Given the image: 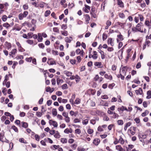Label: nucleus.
Returning a JSON list of instances; mask_svg holds the SVG:
<instances>
[{
  "instance_id": "obj_1",
  "label": "nucleus",
  "mask_w": 151,
  "mask_h": 151,
  "mask_svg": "<svg viewBox=\"0 0 151 151\" xmlns=\"http://www.w3.org/2000/svg\"><path fill=\"white\" fill-rule=\"evenodd\" d=\"M139 139L141 141L143 142L144 141L143 139H145L146 137V135L145 134H139L138 135Z\"/></svg>"
},
{
  "instance_id": "obj_2",
  "label": "nucleus",
  "mask_w": 151,
  "mask_h": 151,
  "mask_svg": "<svg viewBox=\"0 0 151 151\" xmlns=\"http://www.w3.org/2000/svg\"><path fill=\"white\" fill-rule=\"evenodd\" d=\"M128 69V67L127 66H124L121 68L122 74L124 75H126L127 71Z\"/></svg>"
},
{
  "instance_id": "obj_3",
  "label": "nucleus",
  "mask_w": 151,
  "mask_h": 151,
  "mask_svg": "<svg viewBox=\"0 0 151 151\" xmlns=\"http://www.w3.org/2000/svg\"><path fill=\"white\" fill-rule=\"evenodd\" d=\"M49 123L50 125H52L55 127H57L58 126L57 123L56 121L52 120H49Z\"/></svg>"
},
{
  "instance_id": "obj_4",
  "label": "nucleus",
  "mask_w": 151,
  "mask_h": 151,
  "mask_svg": "<svg viewBox=\"0 0 151 151\" xmlns=\"http://www.w3.org/2000/svg\"><path fill=\"white\" fill-rule=\"evenodd\" d=\"M135 92L137 95L139 94L142 95L143 93V91L141 88H139L138 90L135 91Z\"/></svg>"
},
{
  "instance_id": "obj_5",
  "label": "nucleus",
  "mask_w": 151,
  "mask_h": 151,
  "mask_svg": "<svg viewBox=\"0 0 151 151\" xmlns=\"http://www.w3.org/2000/svg\"><path fill=\"white\" fill-rule=\"evenodd\" d=\"M72 40V38L71 37L69 38L68 37H66L65 38V41L67 43H70Z\"/></svg>"
},
{
  "instance_id": "obj_6",
  "label": "nucleus",
  "mask_w": 151,
  "mask_h": 151,
  "mask_svg": "<svg viewBox=\"0 0 151 151\" xmlns=\"http://www.w3.org/2000/svg\"><path fill=\"white\" fill-rule=\"evenodd\" d=\"M100 142V140L99 139H96L93 141V144L96 145H98Z\"/></svg>"
},
{
  "instance_id": "obj_7",
  "label": "nucleus",
  "mask_w": 151,
  "mask_h": 151,
  "mask_svg": "<svg viewBox=\"0 0 151 151\" xmlns=\"http://www.w3.org/2000/svg\"><path fill=\"white\" fill-rule=\"evenodd\" d=\"M17 53V50L15 49H13L9 53V55L12 56V57H13V55H15Z\"/></svg>"
},
{
  "instance_id": "obj_8",
  "label": "nucleus",
  "mask_w": 151,
  "mask_h": 151,
  "mask_svg": "<svg viewBox=\"0 0 151 151\" xmlns=\"http://www.w3.org/2000/svg\"><path fill=\"white\" fill-rule=\"evenodd\" d=\"M5 45H6V46L7 47L8 49H9L11 48L12 47V45L11 43L8 42L7 41H6L5 42Z\"/></svg>"
},
{
  "instance_id": "obj_9",
  "label": "nucleus",
  "mask_w": 151,
  "mask_h": 151,
  "mask_svg": "<svg viewBox=\"0 0 151 151\" xmlns=\"http://www.w3.org/2000/svg\"><path fill=\"white\" fill-rule=\"evenodd\" d=\"M131 123L130 122H128L125 125L124 128V130L126 131L127 129V128L128 127H129L131 125Z\"/></svg>"
},
{
  "instance_id": "obj_10",
  "label": "nucleus",
  "mask_w": 151,
  "mask_h": 151,
  "mask_svg": "<svg viewBox=\"0 0 151 151\" xmlns=\"http://www.w3.org/2000/svg\"><path fill=\"white\" fill-rule=\"evenodd\" d=\"M118 4L119 6L120 7H124V4L121 0H118Z\"/></svg>"
},
{
  "instance_id": "obj_11",
  "label": "nucleus",
  "mask_w": 151,
  "mask_h": 151,
  "mask_svg": "<svg viewBox=\"0 0 151 151\" xmlns=\"http://www.w3.org/2000/svg\"><path fill=\"white\" fill-rule=\"evenodd\" d=\"M147 96L146 97L147 99H150L151 98V91H148L147 92Z\"/></svg>"
},
{
  "instance_id": "obj_12",
  "label": "nucleus",
  "mask_w": 151,
  "mask_h": 151,
  "mask_svg": "<svg viewBox=\"0 0 151 151\" xmlns=\"http://www.w3.org/2000/svg\"><path fill=\"white\" fill-rule=\"evenodd\" d=\"M108 44L110 43L111 46H113L114 43L112 40V38H110L108 40Z\"/></svg>"
},
{
  "instance_id": "obj_13",
  "label": "nucleus",
  "mask_w": 151,
  "mask_h": 151,
  "mask_svg": "<svg viewBox=\"0 0 151 151\" xmlns=\"http://www.w3.org/2000/svg\"><path fill=\"white\" fill-rule=\"evenodd\" d=\"M52 114L54 116H56L57 115V111L56 109H53L52 110Z\"/></svg>"
},
{
  "instance_id": "obj_14",
  "label": "nucleus",
  "mask_w": 151,
  "mask_h": 151,
  "mask_svg": "<svg viewBox=\"0 0 151 151\" xmlns=\"http://www.w3.org/2000/svg\"><path fill=\"white\" fill-rule=\"evenodd\" d=\"M105 77L108 79L111 80L112 79V77L111 75H108L107 74H105L104 75Z\"/></svg>"
},
{
  "instance_id": "obj_15",
  "label": "nucleus",
  "mask_w": 151,
  "mask_h": 151,
  "mask_svg": "<svg viewBox=\"0 0 151 151\" xmlns=\"http://www.w3.org/2000/svg\"><path fill=\"white\" fill-rule=\"evenodd\" d=\"M4 133H0V141L2 142H4V141L3 140V138H4Z\"/></svg>"
},
{
  "instance_id": "obj_16",
  "label": "nucleus",
  "mask_w": 151,
  "mask_h": 151,
  "mask_svg": "<svg viewBox=\"0 0 151 151\" xmlns=\"http://www.w3.org/2000/svg\"><path fill=\"white\" fill-rule=\"evenodd\" d=\"M9 80V77H8V76L7 75H6L5 76V79L4 81H3V85H4V83L6 84V82H7V81Z\"/></svg>"
},
{
  "instance_id": "obj_17",
  "label": "nucleus",
  "mask_w": 151,
  "mask_h": 151,
  "mask_svg": "<svg viewBox=\"0 0 151 151\" xmlns=\"http://www.w3.org/2000/svg\"><path fill=\"white\" fill-rule=\"evenodd\" d=\"M75 79H76V83H78V82H79L81 80L80 77L77 75H76Z\"/></svg>"
},
{
  "instance_id": "obj_18",
  "label": "nucleus",
  "mask_w": 151,
  "mask_h": 151,
  "mask_svg": "<svg viewBox=\"0 0 151 151\" xmlns=\"http://www.w3.org/2000/svg\"><path fill=\"white\" fill-rule=\"evenodd\" d=\"M11 128L14 130L16 132H18V129L17 127L14 125H13L11 127Z\"/></svg>"
},
{
  "instance_id": "obj_19",
  "label": "nucleus",
  "mask_w": 151,
  "mask_h": 151,
  "mask_svg": "<svg viewBox=\"0 0 151 151\" xmlns=\"http://www.w3.org/2000/svg\"><path fill=\"white\" fill-rule=\"evenodd\" d=\"M22 127L24 128H27L28 127V124L27 122H22Z\"/></svg>"
},
{
  "instance_id": "obj_20",
  "label": "nucleus",
  "mask_w": 151,
  "mask_h": 151,
  "mask_svg": "<svg viewBox=\"0 0 151 151\" xmlns=\"http://www.w3.org/2000/svg\"><path fill=\"white\" fill-rule=\"evenodd\" d=\"M149 111L147 110H146L144 112H143L142 114V116L144 117L147 115L149 113Z\"/></svg>"
},
{
  "instance_id": "obj_21",
  "label": "nucleus",
  "mask_w": 151,
  "mask_h": 151,
  "mask_svg": "<svg viewBox=\"0 0 151 151\" xmlns=\"http://www.w3.org/2000/svg\"><path fill=\"white\" fill-rule=\"evenodd\" d=\"M42 39L43 38L41 34L40 33H38V42L42 41Z\"/></svg>"
},
{
  "instance_id": "obj_22",
  "label": "nucleus",
  "mask_w": 151,
  "mask_h": 151,
  "mask_svg": "<svg viewBox=\"0 0 151 151\" xmlns=\"http://www.w3.org/2000/svg\"><path fill=\"white\" fill-rule=\"evenodd\" d=\"M86 17V22H88L90 20V18L88 14H86L85 15Z\"/></svg>"
},
{
  "instance_id": "obj_23",
  "label": "nucleus",
  "mask_w": 151,
  "mask_h": 151,
  "mask_svg": "<svg viewBox=\"0 0 151 151\" xmlns=\"http://www.w3.org/2000/svg\"><path fill=\"white\" fill-rule=\"evenodd\" d=\"M64 73L66 75L68 76H71L72 74V73L70 72L67 71H65Z\"/></svg>"
},
{
  "instance_id": "obj_24",
  "label": "nucleus",
  "mask_w": 151,
  "mask_h": 151,
  "mask_svg": "<svg viewBox=\"0 0 151 151\" xmlns=\"http://www.w3.org/2000/svg\"><path fill=\"white\" fill-rule=\"evenodd\" d=\"M118 124L119 125H122L123 124V121L122 120H119L117 121Z\"/></svg>"
},
{
  "instance_id": "obj_25",
  "label": "nucleus",
  "mask_w": 151,
  "mask_h": 151,
  "mask_svg": "<svg viewBox=\"0 0 151 151\" xmlns=\"http://www.w3.org/2000/svg\"><path fill=\"white\" fill-rule=\"evenodd\" d=\"M54 136L56 138H59L60 137V135L58 131H57V132L54 135Z\"/></svg>"
},
{
  "instance_id": "obj_26",
  "label": "nucleus",
  "mask_w": 151,
  "mask_h": 151,
  "mask_svg": "<svg viewBox=\"0 0 151 151\" xmlns=\"http://www.w3.org/2000/svg\"><path fill=\"white\" fill-rule=\"evenodd\" d=\"M60 141L63 143H66L67 142V140L66 138H62L61 139Z\"/></svg>"
},
{
  "instance_id": "obj_27",
  "label": "nucleus",
  "mask_w": 151,
  "mask_h": 151,
  "mask_svg": "<svg viewBox=\"0 0 151 151\" xmlns=\"http://www.w3.org/2000/svg\"><path fill=\"white\" fill-rule=\"evenodd\" d=\"M19 141L22 143L26 144L27 143L26 140H24V139L23 138H21L19 139Z\"/></svg>"
},
{
  "instance_id": "obj_28",
  "label": "nucleus",
  "mask_w": 151,
  "mask_h": 151,
  "mask_svg": "<svg viewBox=\"0 0 151 151\" xmlns=\"http://www.w3.org/2000/svg\"><path fill=\"white\" fill-rule=\"evenodd\" d=\"M118 142H120L122 144H123L124 143V140L121 137H120V138L118 140Z\"/></svg>"
},
{
  "instance_id": "obj_29",
  "label": "nucleus",
  "mask_w": 151,
  "mask_h": 151,
  "mask_svg": "<svg viewBox=\"0 0 151 151\" xmlns=\"http://www.w3.org/2000/svg\"><path fill=\"white\" fill-rule=\"evenodd\" d=\"M81 100L79 98H77L75 101L74 103L76 104H79L80 103Z\"/></svg>"
},
{
  "instance_id": "obj_30",
  "label": "nucleus",
  "mask_w": 151,
  "mask_h": 151,
  "mask_svg": "<svg viewBox=\"0 0 151 151\" xmlns=\"http://www.w3.org/2000/svg\"><path fill=\"white\" fill-rule=\"evenodd\" d=\"M3 27H5L6 28H8L10 26V24L7 22L3 24Z\"/></svg>"
},
{
  "instance_id": "obj_31",
  "label": "nucleus",
  "mask_w": 151,
  "mask_h": 151,
  "mask_svg": "<svg viewBox=\"0 0 151 151\" xmlns=\"http://www.w3.org/2000/svg\"><path fill=\"white\" fill-rule=\"evenodd\" d=\"M63 82V80L62 79H60L59 78H57V83L58 85H59L60 82L62 83Z\"/></svg>"
},
{
  "instance_id": "obj_32",
  "label": "nucleus",
  "mask_w": 151,
  "mask_h": 151,
  "mask_svg": "<svg viewBox=\"0 0 151 151\" xmlns=\"http://www.w3.org/2000/svg\"><path fill=\"white\" fill-rule=\"evenodd\" d=\"M50 13V12L49 10L46 11L45 14V16L46 17H47Z\"/></svg>"
},
{
  "instance_id": "obj_33",
  "label": "nucleus",
  "mask_w": 151,
  "mask_h": 151,
  "mask_svg": "<svg viewBox=\"0 0 151 151\" xmlns=\"http://www.w3.org/2000/svg\"><path fill=\"white\" fill-rule=\"evenodd\" d=\"M61 87L63 89H67L68 88V87L66 84H64L61 86Z\"/></svg>"
},
{
  "instance_id": "obj_34",
  "label": "nucleus",
  "mask_w": 151,
  "mask_h": 151,
  "mask_svg": "<svg viewBox=\"0 0 151 151\" xmlns=\"http://www.w3.org/2000/svg\"><path fill=\"white\" fill-rule=\"evenodd\" d=\"M7 18V17L6 15H4L2 16V20L3 22H5Z\"/></svg>"
},
{
  "instance_id": "obj_35",
  "label": "nucleus",
  "mask_w": 151,
  "mask_h": 151,
  "mask_svg": "<svg viewBox=\"0 0 151 151\" xmlns=\"http://www.w3.org/2000/svg\"><path fill=\"white\" fill-rule=\"evenodd\" d=\"M51 88L49 86H47L46 87V91L47 92H50V93H51Z\"/></svg>"
},
{
  "instance_id": "obj_36",
  "label": "nucleus",
  "mask_w": 151,
  "mask_h": 151,
  "mask_svg": "<svg viewBox=\"0 0 151 151\" xmlns=\"http://www.w3.org/2000/svg\"><path fill=\"white\" fill-rule=\"evenodd\" d=\"M61 34L62 35L65 36H67L68 35V32L67 31H61Z\"/></svg>"
},
{
  "instance_id": "obj_37",
  "label": "nucleus",
  "mask_w": 151,
  "mask_h": 151,
  "mask_svg": "<svg viewBox=\"0 0 151 151\" xmlns=\"http://www.w3.org/2000/svg\"><path fill=\"white\" fill-rule=\"evenodd\" d=\"M118 110H120L122 111H123L124 110H127V108L126 107H125L123 106H122V107L120 108H119L118 109Z\"/></svg>"
},
{
  "instance_id": "obj_38",
  "label": "nucleus",
  "mask_w": 151,
  "mask_h": 151,
  "mask_svg": "<svg viewBox=\"0 0 151 151\" xmlns=\"http://www.w3.org/2000/svg\"><path fill=\"white\" fill-rule=\"evenodd\" d=\"M24 17L22 14L20 13L19 14V20L22 19Z\"/></svg>"
},
{
  "instance_id": "obj_39",
  "label": "nucleus",
  "mask_w": 151,
  "mask_h": 151,
  "mask_svg": "<svg viewBox=\"0 0 151 151\" xmlns=\"http://www.w3.org/2000/svg\"><path fill=\"white\" fill-rule=\"evenodd\" d=\"M117 36L120 39V40H122L124 39L123 36L121 33H120L119 35H118Z\"/></svg>"
},
{
  "instance_id": "obj_40",
  "label": "nucleus",
  "mask_w": 151,
  "mask_h": 151,
  "mask_svg": "<svg viewBox=\"0 0 151 151\" xmlns=\"http://www.w3.org/2000/svg\"><path fill=\"white\" fill-rule=\"evenodd\" d=\"M17 64H18V63L17 62L14 61L13 64L12 66V68L13 69H14L15 68V66Z\"/></svg>"
},
{
  "instance_id": "obj_41",
  "label": "nucleus",
  "mask_w": 151,
  "mask_h": 151,
  "mask_svg": "<svg viewBox=\"0 0 151 151\" xmlns=\"http://www.w3.org/2000/svg\"><path fill=\"white\" fill-rule=\"evenodd\" d=\"M65 120L67 123H69L70 122V118L68 116L65 117Z\"/></svg>"
},
{
  "instance_id": "obj_42",
  "label": "nucleus",
  "mask_w": 151,
  "mask_h": 151,
  "mask_svg": "<svg viewBox=\"0 0 151 151\" xmlns=\"http://www.w3.org/2000/svg\"><path fill=\"white\" fill-rule=\"evenodd\" d=\"M52 54L55 55H58V52L57 51H55L54 50H52Z\"/></svg>"
},
{
  "instance_id": "obj_43",
  "label": "nucleus",
  "mask_w": 151,
  "mask_h": 151,
  "mask_svg": "<svg viewBox=\"0 0 151 151\" xmlns=\"http://www.w3.org/2000/svg\"><path fill=\"white\" fill-rule=\"evenodd\" d=\"M38 46L40 48L43 49H44L45 47V45L42 43H41L38 44Z\"/></svg>"
},
{
  "instance_id": "obj_44",
  "label": "nucleus",
  "mask_w": 151,
  "mask_h": 151,
  "mask_svg": "<svg viewBox=\"0 0 151 151\" xmlns=\"http://www.w3.org/2000/svg\"><path fill=\"white\" fill-rule=\"evenodd\" d=\"M107 35L106 34L104 33L103 34V40H105L107 38Z\"/></svg>"
},
{
  "instance_id": "obj_45",
  "label": "nucleus",
  "mask_w": 151,
  "mask_h": 151,
  "mask_svg": "<svg viewBox=\"0 0 151 151\" xmlns=\"http://www.w3.org/2000/svg\"><path fill=\"white\" fill-rule=\"evenodd\" d=\"M101 65V62H96L94 63V65L96 66H100Z\"/></svg>"
},
{
  "instance_id": "obj_46",
  "label": "nucleus",
  "mask_w": 151,
  "mask_h": 151,
  "mask_svg": "<svg viewBox=\"0 0 151 151\" xmlns=\"http://www.w3.org/2000/svg\"><path fill=\"white\" fill-rule=\"evenodd\" d=\"M45 4V3L43 2H41L40 3V7L41 8H43Z\"/></svg>"
},
{
  "instance_id": "obj_47",
  "label": "nucleus",
  "mask_w": 151,
  "mask_h": 151,
  "mask_svg": "<svg viewBox=\"0 0 151 151\" xmlns=\"http://www.w3.org/2000/svg\"><path fill=\"white\" fill-rule=\"evenodd\" d=\"M77 146V145L76 144H73L71 145V147H72L73 149V150H75L76 149Z\"/></svg>"
},
{
  "instance_id": "obj_48",
  "label": "nucleus",
  "mask_w": 151,
  "mask_h": 151,
  "mask_svg": "<svg viewBox=\"0 0 151 151\" xmlns=\"http://www.w3.org/2000/svg\"><path fill=\"white\" fill-rule=\"evenodd\" d=\"M132 30L134 32H136L137 31V30H138V31H140V30L138 28H137L136 27H133L132 28Z\"/></svg>"
},
{
  "instance_id": "obj_49",
  "label": "nucleus",
  "mask_w": 151,
  "mask_h": 151,
  "mask_svg": "<svg viewBox=\"0 0 151 151\" xmlns=\"http://www.w3.org/2000/svg\"><path fill=\"white\" fill-rule=\"evenodd\" d=\"M76 133L79 134L81 133V131L79 129H77L75 130Z\"/></svg>"
},
{
  "instance_id": "obj_50",
  "label": "nucleus",
  "mask_w": 151,
  "mask_h": 151,
  "mask_svg": "<svg viewBox=\"0 0 151 151\" xmlns=\"http://www.w3.org/2000/svg\"><path fill=\"white\" fill-rule=\"evenodd\" d=\"M76 62V60H73L72 59L70 60V62L73 65L75 64Z\"/></svg>"
},
{
  "instance_id": "obj_51",
  "label": "nucleus",
  "mask_w": 151,
  "mask_h": 151,
  "mask_svg": "<svg viewBox=\"0 0 151 151\" xmlns=\"http://www.w3.org/2000/svg\"><path fill=\"white\" fill-rule=\"evenodd\" d=\"M80 121H81V120L78 118H76V119H74V120H73V122L75 123L80 122Z\"/></svg>"
},
{
  "instance_id": "obj_52",
  "label": "nucleus",
  "mask_w": 151,
  "mask_h": 151,
  "mask_svg": "<svg viewBox=\"0 0 151 151\" xmlns=\"http://www.w3.org/2000/svg\"><path fill=\"white\" fill-rule=\"evenodd\" d=\"M141 67V64L140 62H138L136 66V68L137 69L140 68Z\"/></svg>"
},
{
  "instance_id": "obj_53",
  "label": "nucleus",
  "mask_w": 151,
  "mask_h": 151,
  "mask_svg": "<svg viewBox=\"0 0 151 151\" xmlns=\"http://www.w3.org/2000/svg\"><path fill=\"white\" fill-rule=\"evenodd\" d=\"M52 84V85H55L56 84V80L54 78H53L52 79L51 81Z\"/></svg>"
},
{
  "instance_id": "obj_54",
  "label": "nucleus",
  "mask_w": 151,
  "mask_h": 151,
  "mask_svg": "<svg viewBox=\"0 0 151 151\" xmlns=\"http://www.w3.org/2000/svg\"><path fill=\"white\" fill-rule=\"evenodd\" d=\"M93 132V130L91 129H88V133L89 134H91Z\"/></svg>"
},
{
  "instance_id": "obj_55",
  "label": "nucleus",
  "mask_w": 151,
  "mask_h": 151,
  "mask_svg": "<svg viewBox=\"0 0 151 151\" xmlns=\"http://www.w3.org/2000/svg\"><path fill=\"white\" fill-rule=\"evenodd\" d=\"M65 117H67L68 116V113L64 112L62 114Z\"/></svg>"
},
{
  "instance_id": "obj_56",
  "label": "nucleus",
  "mask_w": 151,
  "mask_h": 151,
  "mask_svg": "<svg viewBox=\"0 0 151 151\" xmlns=\"http://www.w3.org/2000/svg\"><path fill=\"white\" fill-rule=\"evenodd\" d=\"M26 61L28 62H31L32 60V58L31 57L27 58L25 59Z\"/></svg>"
},
{
  "instance_id": "obj_57",
  "label": "nucleus",
  "mask_w": 151,
  "mask_h": 151,
  "mask_svg": "<svg viewBox=\"0 0 151 151\" xmlns=\"http://www.w3.org/2000/svg\"><path fill=\"white\" fill-rule=\"evenodd\" d=\"M58 110L59 111H63L64 110L63 107L62 106H60L58 108Z\"/></svg>"
},
{
  "instance_id": "obj_58",
  "label": "nucleus",
  "mask_w": 151,
  "mask_h": 151,
  "mask_svg": "<svg viewBox=\"0 0 151 151\" xmlns=\"http://www.w3.org/2000/svg\"><path fill=\"white\" fill-rule=\"evenodd\" d=\"M88 122V120L87 119H86L83 121V124H86Z\"/></svg>"
},
{
  "instance_id": "obj_59",
  "label": "nucleus",
  "mask_w": 151,
  "mask_h": 151,
  "mask_svg": "<svg viewBox=\"0 0 151 151\" xmlns=\"http://www.w3.org/2000/svg\"><path fill=\"white\" fill-rule=\"evenodd\" d=\"M114 126V125L113 124H110L108 126V129L109 130H111L112 129V127Z\"/></svg>"
},
{
  "instance_id": "obj_60",
  "label": "nucleus",
  "mask_w": 151,
  "mask_h": 151,
  "mask_svg": "<svg viewBox=\"0 0 151 151\" xmlns=\"http://www.w3.org/2000/svg\"><path fill=\"white\" fill-rule=\"evenodd\" d=\"M135 121L137 123H139L140 122V119L138 118H136L134 119Z\"/></svg>"
},
{
  "instance_id": "obj_61",
  "label": "nucleus",
  "mask_w": 151,
  "mask_h": 151,
  "mask_svg": "<svg viewBox=\"0 0 151 151\" xmlns=\"http://www.w3.org/2000/svg\"><path fill=\"white\" fill-rule=\"evenodd\" d=\"M57 117L60 120H62L63 118V116L61 115L58 114L57 115Z\"/></svg>"
},
{
  "instance_id": "obj_62",
  "label": "nucleus",
  "mask_w": 151,
  "mask_h": 151,
  "mask_svg": "<svg viewBox=\"0 0 151 151\" xmlns=\"http://www.w3.org/2000/svg\"><path fill=\"white\" fill-rule=\"evenodd\" d=\"M26 42L30 45L32 44L33 43V41L30 40H27Z\"/></svg>"
},
{
  "instance_id": "obj_63",
  "label": "nucleus",
  "mask_w": 151,
  "mask_h": 151,
  "mask_svg": "<svg viewBox=\"0 0 151 151\" xmlns=\"http://www.w3.org/2000/svg\"><path fill=\"white\" fill-rule=\"evenodd\" d=\"M143 105L144 107H146L147 106V102L146 101H144L143 103Z\"/></svg>"
},
{
  "instance_id": "obj_64",
  "label": "nucleus",
  "mask_w": 151,
  "mask_h": 151,
  "mask_svg": "<svg viewBox=\"0 0 151 151\" xmlns=\"http://www.w3.org/2000/svg\"><path fill=\"white\" fill-rule=\"evenodd\" d=\"M56 94L58 96H60L62 95V92L60 91H58L56 92Z\"/></svg>"
}]
</instances>
